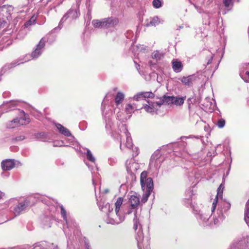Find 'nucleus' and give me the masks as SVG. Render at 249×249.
I'll return each mask as SVG.
<instances>
[{"mask_svg": "<svg viewBox=\"0 0 249 249\" xmlns=\"http://www.w3.org/2000/svg\"><path fill=\"white\" fill-rule=\"evenodd\" d=\"M224 186L221 184L217 190V195L214 199L211 207L213 220L210 218L209 213L204 210H200L193 206V196L195 195L192 188H189L185 192L183 204L186 207H193V213L195 215L199 224L202 227L210 226L214 224H221L228 214L231 204L223 199L222 195Z\"/></svg>", "mask_w": 249, "mask_h": 249, "instance_id": "f257e3e1", "label": "nucleus"}, {"mask_svg": "<svg viewBox=\"0 0 249 249\" xmlns=\"http://www.w3.org/2000/svg\"><path fill=\"white\" fill-rule=\"evenodd\" d=\"M46 41L44 38H42L39 43L36 45L35 49L32 52L31 56L26 55L22 58H19L16 61L9 64H6L1 69L0 71V75H2L7 71L15 67L16 66L19 65L20 64L24 63L25 62H27L29 60L27 57L30 56L32 57L33 59H36L38 58L41 55L43 50H44Z\"/></svg>", "mask_w": 249, "mask_h": 249, "instance_id": "f03ea898", "label": "nucleus"}, {"mask_svg": "<svg viewBox=\"0 0 249 249\" xmlns=\"http://www.w3.org/2000/svg\"><path fill=\"white\" fill-rule=\"evenodd\" d=\"M119 130L117 139H120V148L121 150H124L126 147L130 149L133 146L132 140L130 134L128 132L126 125L121 124L119 125Z\"/></svg>", "mask_w": 249, "mask_h": 249, "instance_id": "7ed1b4c3", "label": "nucleus"}, {"mask_svg": "<svg viewBox=\"0 0 249 249\" xmlns=\"http://www.w3.org/2000/svg\"><path fill=\"white\" fill-rule=\"evenodd\" d=\"M147 173L143 171L141 174L140 182L142 189L144 191L143 198L147 200L154 188L153 181L151 178H147Z\"/></svg>", "mask_w": 249, "mask_h": 249, "instance_id": "20e7f679", "label": "nucleus"}, {"mask_svg": "<svg viewBox=\"0 0 249 249\" xmlns=\"http://www.w3.org/2000/svg\"><path fill=\"white\" fill-rule=\"evenodd\" d=\"M129 201L130 203V207L128 209L127 213L129 214L132 213L133 212V210H134L135 216L133 218V228L136 231L137 230H142V225L140 224L139 220L137 218V215L136 214L137 207L140 204L139 197L135 195H132L129 198Z\"/></svg>", "mask_w": 249, "mask_h": 249, "instance_id": "39448f33", "label": "nucleus"}, {"mask_svg": "<svg viewBox=\"0 0 249 249\" xmlns=\"http://www.w3.org/2000/svg\"><path fill=\"white\" fill-rule=\"evenodd\" d=\"M20 116L19 118L14 119L9 122L8 127L10 128H13L20 125H25L28 124L30 120L29 116L26 114L23 110H19Z\"/></svg>", "mask_w": 249, "mask_h": 249, "instance_id": "423d86ee", "label": "nucleus"}, {"mask_svg": "<svg viewBox=\"0 0 249 249\" xmlns=\"http://www.w3.org/2000/svg\"><path fill=\"white\" fill-rule=\"evenodd\" d=\"M139 249H150V238L148 235L144 236L142 230H138L136 235Z\"/></svg>", "mask_w": 249, "mask_h": 249, "instance_id": "0eeeda50", "label": "nucleus"}, {"mask_svg": "<svg viewBox=\"0 0 249 249\" xmlns=\"http://www.w3.org/2000/svg\"><path fill=\"white\" fill-rule=\"evenodd\" d=\"M80 13L76 8H71L69 9L67 12L63 16L59 24L57 27L53 29V30H60L63 26V23L68 18L71 20L75 19L78 17Z\"/></svg>", "mask_w": 249, "mask_h": 249, "instance_id": "6e6552de", "label": "nucleus"}, {"mask_svg": "<svg viewBox=\"0 0 249 249\" xmlns=\"http://www.w3.org/2000/svg\"><path fill=\"white\" fill-rule=\"evenodd\" d=\"M123 199L122 197H118L115 203L116 215L115 218L111 217L108 222L111 223L112 225L119 224L122 222L124 219V217L120 213V207L123 203Z\"/></svg>", "mask_w": 249, "mask_h": 249, "instance_id": "1a4fd4ad", "label": "nucleus"}, {"mask_svg": "<svg viewBox=\"0 0 249 249\" xmlns=\"http://www.w3.org/2000/svg\"><path fill=\"white\" fill-rule=\"evenodd\" d=\"M17 200L15 198H13L10 200V203L12 204H16V206L13 208V212L16 216L18 215L20 213L24 211L27 207L30 204V201L28 199H26L23 201L21 202L17 203Z\"/></svg>", "mask_w": 249, "mask_h": 249, "instance_id": "9d476101", "label": "nucleus"}, {"mask_svg": "<svg viewBox=\"0 0 249 249\" xmlns=\"http://www.w3.org/2000/svg\"><path fill=\"white\" fill-rule=\"evenodd\" d=\"M161 156V154L159 150H156L152 154L149 162V167L151 169L157 170L160 168L163 161Z\"/></svg>", "mask_w": 249, "mask_h": 249, "instance_id": "9b49d317", "label": "nucleus"}, {"mask_svg": "<svg viewBox=\"0 0 249 249\" xmlns=\"http://www.w3.org/2000/svg\"><path fill=\"white\" fill-rule=\"evenodd\" d=\"M98 205L100 210L107 213V217L105 219L106 222L107 224H112L111 223L108 222V221H109V220L111 219V217L113 219L115 218V210L114 211H113V208H111L110 205L108 203H103L102 205L99 204Z\"/></svg>", "mask_w": 249, "mask_h": 249, "instance_id": "f8f14e48", "label": "nucleus"}, {"mask_svg": "<svg viewBox=\"0 0 249 249\" xmlns=\"http://www.w3.org/2000/svg\"><path fill=\"white\" fill-rule=\"evenodd\" d=\"M147 104H144L143 105L142 107L140 108V109L143 108L145 110L152 115L154 114L155 113H157V111L158 110V107H159V104L158 102H152L148 100H146Z\"/></svg>", "mask_w": 249, "mask_h": 249, "instance_id": "ddd939ff", "label": "nucleus"}, {"mask_svg": "<svg viewBox=\"0 0 249 249\" xmlns=\"http://www.w3.org/2000/svg\"><path fill=\"white\" fill-rule=\"evenodd\" d=\"M249 247V236H246L240 240L234 241L231 249H248Z\"/></svg>", "mask_w": 249, "mask_h": 249, "instance_id": "4468645a", "label": "nucleus"}, {"mask_svg": "<svg viewBox=\"0 0 249 249\" xmlns=\"http://www.w3.org/2000/svg\"><path fill=\"white\" fill-rule=\"evenodd\" d=\"M66 222V225L63 227V231L66 235H69L71 233L69 231L73 228H78V224L75 220L71 217L67 218L64 220Z\"/></svg>", "mask_w": 249, "mask_h": 249, "instance_id": "2eb2a0df", "label": "nucleus"}, {"mask_svg": "<svg viewBox=\"0 0 249 249\" xmlns=\"http://www.w3.org/2000/svg\"><path fill=\"white\" fill-rule=\"evenodd\" d=\"M13 7L11 5H4L0 7V17L7 20L11 19Z\"/></svg>", "mask_w": 249, "mask_h": 249, "instance_id": "dca6fc26", "label": "nucleus"}, {"mask_svg": "<svg viewBox=\"0 0 249 249\" xmlns=\"http://www.w3.org/2000/svg\"><path fill=\"white\" fill-rule=\"evenodd\" d=\"M154 96V94L151 91H141L136 93L132 99L136 101H146V98H153Z\"/></svg>", "mask_w": 249, "mask_h": 249, "instance_id": "f3484780", "label": "nucleus"}, {"mask_svg": "<svg viewBox=\"0 0 249 249\" xmlns=\"http://www.w3.org/2000/svg\"><path fill=\"white\" fill-rule=\"evenodd\" d=\"M124 94L122 91H118L116 95L114 97V102L116 107L115 111L118 109H121L123 107L122 103L124 99Z\"/></svg>", "mask_w": 249, "mask_h": 249, "instance_id": "a211bd4d", "label": "nucleus"}, {"mask_svg": "<svg viewBox=\"0 0 249 249\" xmlns=\"http://www.w3.org/2000/svg\"><path fill=\"white\" fill-rule=\"evenodd\" d=\"M126 168L127 172L129 174H134L139 168V165L138 163L134 161V159H131L130 160H126Z\"/></svg>", "mask_w": 249, "mask_h": 249, "instance_id": "6ab92c4d", "label": "nucleus"}, {"mask_svg": "<svg viewBox=\"0 0 249 249\" xmlns=\"http://www.w3.org/2000/svg\"><path fill=\"white\" fill-rule=\"evenodd\" d=\"M119 23V20L115 18H104V28H111L115 27Z\"/></svg>", "mask_w": 249, "mask_h": 249, "instance_id": "aec40b11", "label": "nucleus"}, {"mask_svg": "<svg viewBox=\"0 0 249 249\" xmlns=\"http://www.w3.org/2000/svg\"><path fill=\"white\" fill-rule=\"evenodd\" d=\"M15 166L14 160L6 159L2 161L1 166L4 171H9L12 169Z\"/></svg>", "mask_w": 249, "mask_h": 249, "instance_id": "412c9836", "label": "nucleus"}, {"mask_svg": "<svg viewBox=\"0 0 249 249\" xmlns=\"http://www.w3.org/2000/svg\"><path fill=\"white\" fill-rule=\"evenodd\" d=\"M172 66L173 70L176 73L181 72L183 70V64L182 62L177 59H173L172 61Z\"/></svg>", "mask_w": 249, "mask_h": 249, "instance_id": "4be33fe9", "label": "nucleus"}, {"mask_svg": "<svg viewBox=\"0 0 249 249\" xmlns=\"http://www.w3.org/2000/svg\"><path fill=\"white\" fill-rule=\"evenodd\" d=\"M138 109L136 104L132 105L128 103L125 105L124 112L127 115V118L129 119L135 110Z\"/></svg>", "mask_w": 249, "mask_h": 249, "instance_id": "5701e85b", "label": "nucleus"}, {"mask_svg": "<svg viewBox=\"0 0 249 249\" xmlns=\"http://www.w3.org/2000/svg\"><path fill=\"white\" fill-rule=\"evenodd\" d=\"M196 76L193 74L186 77L184 76L180 80L183 85L191 86L193 84V82L196 80Z\"/></svg>", "mask_w": 249, "mask_h": 249, "instance_id": "b1692460", "label": "nucleus"}, {"mask_svg": "<svg viewBox=\"0 0 249 249\" xmlns=\"http://www.w3.org/2000/svg\"><path fill=\"white\" fill-rule=\"evenodd\" d=\"M173 96L163 95L158 102L159 107L162 105H173Z\"/></svg>", "mask_w": 249, "mask_h": 249, "instance_id": "393cba45", "label": "nucleus"}, {"mask_svg": "<svg viewBox=\"0 0 249 249\" xmlns=\"http://www.w3.org/2000/svg\"><path fill=\"white\" fill-rule=\"evenodd\" d=\"M55 126L59 132L62 135L67 136H71V134L68 129L63 126L60 124H56Z\"/></svg>", "mask_w": 249, "mask_h": 249, "instance_id": "a878e982", "label": "nucleus"}, {"mask_svg": "<svg viewBox=\"0 0 249 249\" xmlns=\"http://www.w3.org/2000/svg\"><path fill=\"white\" fill-rule=\"evenodd\" d=\"M33 248L32 247H29L28 249H36V248H38V249H48V245L45 241L36 243L33 245Z\"/></svg>", "mask_w": 249, "mask_h": 249, "instance_id": "bb28decb", "label": "nucleus"}, {"mask_svg": "<svg viewBox=\"0 0 249 249\" xmlns=\"http://www.w3.org/2000/svg\"><path fill=\"white\" fill-rule=\"evenodd\" d=\"M164 55V53L162 52L156 50L154 51L151 55L152 58L157 61L162 59Z\"/></svg>", "mask_w": 249, "mask_h": 249, "instance_id": "cd10ccee", "label": "nucleus"}, {"mask_svg": "<svg viewBox=\"0 0 249 249\" xmlns=\"http://www.w3.org/2000/svg\"><path fill=\"white\" fill-rule=\"evenodd\" d=\"M185 98L186 96L175 97L173 96V105H175L177 106H181L184 104Z\"/></svg>", "mask_w": 249, "mask_h": 249, "instance_id": "c85d7f7f", "label": "nucleus"}, {"mask_svg": "<svg viewBox=\"0 0 249 249\" xmlns=\"http://www.w3.org/2000/svg\"><path fill=\"white\" fill-rule=\"evenodd\" d=\"M92 24L95 28H104V19L102 20H93L92 21Z\"/></svg>", "mask_w": 249, "mask_h": 249, "instance_id": "c756f323", "label": "nucleus"}, {"mask_svg": "<svg viewBox=\"0 0 249 249\" xmlns=\"http://www.w3.org/2000/svg\"><path fill=\"white\" fill-rule=\"evenodd\" d=\"M132 52L135 55L138 54L139 52H141L142 50H145L143 46L141 45L133 46L131 48Z\"/></svg>", "mask_w": 249, "mask_h": 249, "instance_id": "7c9ffc66", "label": "nucleus"}, {"mask_svg": "<svg viewBox=\"0 0 249 249\" xmlns=\"http://www.w3.org/2000/svg\"><path fill=\"white\" fill-rule=\"evenodd\" d=\"M160 23V21L159 18L155 17L147 23V26H156L159 24Z\"/></svg>", "mask_w": 249, "mask_h": 249, "instance_id": "2f4dec72", "label": "nucleus"}, {"mask_svg": "<svg viewBox=\"0 0 249 249\" xmlns=\"http://www.w3.org/2000/svg\"><path fill=\"white\" fill-rule=\"evenodd\" d=\"M121 109H118L117 111H115L114 110V112L116 113L117 118L120 121H124V120H127L128 118L126 117L123 116V112L120 111Z\"/></svg>", "mask_w": 249, "mask_h": 249, "instance_id": "473e14b6", "label": "nucleus"}, {"mask_svg": "<svg viewBox=\"0 0 249 249\" xmlns=\"http://www.w3.org/2000/svg\"><path fill=\"white\" fill-rule=\"evenodd\" d=\"M86 150H87L86 156H87V159L89 161H90L92 162H94L95 161V158L93 156L91 152L89 149L87 148Z\"/></svg>", "mask_w": 249, "mask_h": 249, "instance_id": "72a5a7b5", "label": "nucleus"}, {"mask_svg": "<svg viewBox=\"0 0 249 249\" xmlns=\"http://www.w3.org/2000/svg\"><path fill=\"white\" fill-rule=\"evenodd\" d=\"M7 105L9 107V108L6 111V112L7 111H11L12 110H13L12 108V107L13 106H16L18 105V101H10L9 102V103H7Z\"/></svg>", "mask_w": 249, "mask_h": 249, "instance_id": "f704fd0d", "label": "nucleus"}, {"mask_svg": "<svg viewBox=\"0 0 249 249\" xmlns=\"http://www.w3.org/2000/svg\"><path fill=\"white\" fill-rule=\"evenodd\" d=\"M26 35V31L24 29H21L17 35V38L19 39H23Z\"/></svg>", "mask_w": 249, "mask_h": 249, "instance_id": "c9c22d12", "label": "nucleus"}, {"mask_svg": "<svg viewBox=\"0 0 249 249\" xmlns=\"http://www.w3.org/2000/svg\"><path fill=\"white\" fill-rule=\"evenodd\" d=\"M152 5L155 8H159L162 6V1L160 0H154Z\"/></svg>", "mask_w": 249, "mask_h": 249, "instance_id": "e433bc0d", "label": "nucleus"}, {"mask_svg": "<svg viewBox=\"0 0 249 249\" xmlns=\"http://www.w3.org/2000/svg\"><path fill=\"white\" fill-rule=\"evenodd\" d=\"M225 120L224 119L221 118L217 121V125L219 128H222L225 125Z\"/></svg>", "mask_w": 249, "mask_h": 249, "instance_id": "4c0bfd02", "label": "nucleus"}, {"mask_svg": "<svg viewBox=\"0 0 249 249\" xmlns=\"http://www.w3.org/2000/svg\"><path fill=\"white\" fill-rule=\"evenodd\" d=\"M105 121H106V129H111V127H112V124L111 119L109 117H108L107 118H106Z\"/></svg>", "mask_w": 249, "mask_h": 249, "instance_id": "58836bf2", "label": "nucleus"}, {"mask_svg": "<svg viewBox=\"0 0 249 249\" xmlns=\"http://www.w3.org/2000/svg\"><path fill=\"white\" fill-rule=\"evenodd\" d=\"M7 24V20L0 17V29L5 27Z\"/></svg>", "mask_w": 249, "mask_h": 249, "instance_id": "ea45409f", "label": "nucleus"}, {"mask_svg": "<svg viewBox=\"0 0 249 249\" xmlns=\"http://www.w3.org/2000/svg\"><path fill=\"white\" fill-rule=\"evenodd\" d=\"M60 209H61V214L64 220L66 219L67 218V212L65 209H64V207L62 205H61L60 206Z\"/></svg>", "mask_w": 249, "mask_h": 249, "instance_id": "a19ab883", "label": "nucleus"}, {"mask_svg": "<svg viewBox=\"0 0 249 249\" xmlns=\"http://www.w3.org/2000/svg\"><path fill=\"white\" fill-rule=\"evenodd\" d=\"M223 1L224 5L227 7H229L232 3V0H223Z\"/></svg>", "mask_w": 249, "mask_h": 249, "instance_id": "79ce46f5", "label": "nucleus"}, {"mask_svg": "<svg viewBox=\"0 0 249 249\" xmlns=\"http://www.w3.org/2000/svg\"><path fill=\"white\" fill-rule=\"evenodd\" d=\"M116 162V159L114 158H110L108 159V162L110 165H113Z\"/></svg>", "mask_w": 249, "mask_h": 249, "instance_id": "37998d69", "label": "nucleus"}, {"mask_svg": "<svg viewBox=\"0 0 249 249\" xmlns=\"http://www.w3.org/2000/svg\"><path fill=\"white\" fill-rule=\"evenodd\" d=\"M51 220V218L50 217H46L45 218V221H46L47 222H48V223H47V224H45V223L44 225L45 226H48L49 227H51V225H50Z\"/></svg>", "mask_w": 249, "mask_h": 249, "instance_id": "c03bdc74", "label": "nucleus"}, {"mask_svg": "<svg viewBox=\"0 0 249 249\" xmlns=\"http://www.w3.org/2000/svg\"><path fill=\"white\" fill-rule=\"evenodd\" d=\"M139 154V149L137 147L135 148V151L133 150V157H136Z\"/></svg>", "mask_w": 249, "mask_h": 249, "instance_id": "a18cd8bd", "label": "nucleus"}, {"mask_svg": "<svg viewBox=\"0 0 249 249\" xmlns=\"http://www.w3.org/2000/svg\"><path fill=\"white\" fill-rule=\"evenodd\" d=\"M25 139V137L23 136H18L16 138V140L17 141H20L23 140Z\"/></svg>", "mask_w": 249, "mask_h": 249, "instance_id": "49530a36", "label": "nucleus"}, {"mask_svg": "<svg viewBox=\"0 0 249 249\" xmlns=\"http://www.w3.org/2000/svg\"><path fill=\"white\" fill-rule=\"evenodd\" d=\"M86 249H90V245L88 241H85Z\"/></svg>", "mask_w": 249, "mask_h": 249, "instance_id": "de8ad7c7", "label": "nucleus"}, {"mask_svg": "<svg viewBox=\"0 0 249 249\" xmlns=\"http://www.w3.org/2000/svg\"><path fill=\"white\" fill-rule=\"evenodd\" d=\"M105 99H104V100H103V101L102 103V105H101V109L102 110L103 115L104 114V103H105Z\"/></svg>", "mask_w": 249, "mask_h": 249, "instance_id": "09e8293b", "label": "nucleus"}, {"mask_svg": "<svg viewBox=\"0 0 249 249\" xmlns=\"http://www.w3.org/2000/svg\"><path fill=\"white\" fill-rule=\"evenodd\" d=\"M213 59V56L211 55L210 58L208 59L207 65H209L212 63Z\"/></svg>", "mask_w": 249, "mask_h": 249, "instance_id": "8fccbe9b", "label": "nucleus"}, {"mask_svg": "<svg viewBox=\"0 0 249 249\" xmlns=\"http://www.w3.org/2000/svg\"><path fill=\"white\" fill-rule=\"evenodd\" d=\"M32 21L31 20H29L28 21H27L25 24H24V26L25 27H27L29 25H31L32 24Z\"/></svg>", "mask_w": 249, "mask_h": 249, "instance_id": "3c124183", "label": "nucleus"}, {"mask_svg": "<svg viewBox=\"0 0 249 249\" xmlns=\"http://www.w3.org/2000/svg\"><path fill=\"white\" fill-rule=\"evenodd\" d=\"M10 92H8V91H5L3 93V97L4 98H6L7 97H8L9 94H10Z\"/></svg>", "mask_w": 249, "mask_h": 249, "instance_id": "603ef678", "label": "nucleus"}, {"mask_svg": "<svg viewBox=\"0 0 249 249\" xmlns=\"http://www.w3.org/2000/svg\"><path fill=\"white\" fill-rule=\"evenodd\" d=\"M4 194L0 191V200L2 199Z\"/></svg>", "mask_w": 249, "mask_h": 249, "instance_id": "864d4df0", "label": "nucleus"}, {"mask_svg": "<svg viewBox=\"0 0 249 249\" xmlns=\"http://www.w3.org/2000/svg\"><path fill=\"white\" fill-rule=\"evenodd\" d=\"M245 74L249 78V71H246Z\"/></svg>", "mask_w": 249, "mask_h": 249, "instance_id": "5fc2aeb1", "label": "nucleus"}, {"mask_svg": "<svg viewBox=\"0 0 249 249\" xmlns=\"http://www.w3.org/2000/svg\"><path fill=\"white\" fill-rule=\"evenodd\" d=\"M42 201L44 203H45V204L48 205V204L47 203V202L46 201V198H44L43 199H42Z\"/></svg>", "mask_w": 249, "mask_h": 249, "instance_id": "6e6d98bb", "label": "nucleus"}, {"mask_svg": "<svg viewBox=\"0 0 249 249\" xmlns=\"http://www.w3.org/2000/svg\"><path fill=\"white\" fill-rule=\"evenodd\" d=\"M193 137H195V138H196V139H198V138H199V137H197V136L195 137V136H192V135L190 136L188 138H193Z\"/></svg>", "mask_w": 249, "mask_h": 249, "instance_id": "4d7b16f0", "label": "nucleus"}, {"mask_svg": "<svg viewBox=\"0 0 249 249\" xmlns=\"http://www.w3.org/2000/svg\"><path fill=\"white\" fill-rule=\"evenodd\" d=\"M117 88H114L113 89V90L114 91H116V90H117Z\"/></svg>", "mask_w": 249, "mask_h": 249, "instance_id": "13d9d810", "label": "nucleus"}, {"mask_svg": "<svg viewBox=\"0 0 249 249\" xmlns=\"http://www.w3.org/2000/svg\"><path fill=\"white\" fill-rule=\"evenodd\" d=\"M41 134H42V133H38V134H37L36 136H37L38 135H41Z\"/></svg>", "mask_w": 249, "mask_h": 249, "instance_id": "bf43d9fd", "label": "nucleus"}, {"mask_svg": "<svg viewBox=\"0 0 249 249\" xmlns=\"http://www.w3.org/2000/svg\"><path fill=\"white\" fill-rule=\"evenodd\" d=\"M87 1L90 2L91 0H87Z\"/></svg>", "mask_w": 249, "mask_h": 249, "instance_id": "052dcab7", "label": "nucleus"}, {"mask_svg": "<svg viewBox=\"0 0 249 249\" xmlns=\"http://www.w3.org/2000/svg\"><path fill=\"white\" fill-rule=\"evenodd\" d=\"M191 100V98H189V99H188V101H190Z\"/></svg>", "mask_w": 249, "mask_h": 249, "instance_id": "680f3d73", "label": "nucleus"}]
</instances>
